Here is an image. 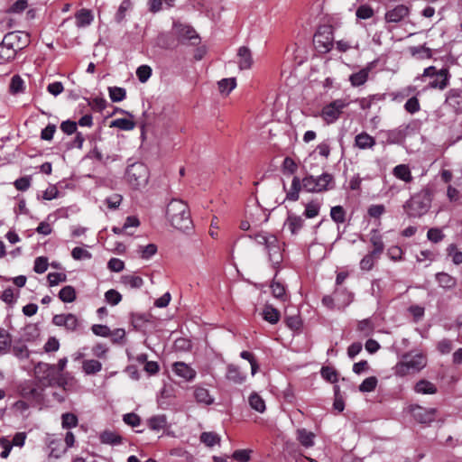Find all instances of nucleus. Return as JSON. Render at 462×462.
Returning a JSON list of instances; mask_svg holds the SVG:
<instances>
[{
    "label": "nucleus",
    "mask_w": 462,
    "mask_h": 462,
    "mask_svg": "<svg viewBox=\"0 0 462 462\" xmlns=\"http://www.w3.org/2000/svg\"><path fill=\"white\" fill-rule=\"evenodd\" d=\"M250 239L254 240L258 245H263L269 261L274 268H278L283 260V244L279 241L276 236L261 231L248 235Z\"/></svg>",
    "instance_id": "nucleus-1"
},
{
    "label": "nucleus",
    "mask_w": 462,
    "mask_h": 462,
    "mask_svg": "<svg viewBox=\"0 0 462 462\" xmlns=\"http://www.w3.org/2000/svg\"><path fill=\"white\" fill-rule=\"evenodd\" d=\"M427 356L421 352H408L393 366V374L398 377H404L420 372L427 365Z\"/></svg>",
    "instance_id": "nucleus-2"
},
{
    "label": "nucleus",
    "mask_w": 462,
    "mask_h": 462,
    "mask_svg": "<svg viewBox=\"0 0 462 462\" xmlns=\"http://www.w3.org/2000/svg\"><path fill=\"white\" fill-rule=\"evenodd\" d=\"M166 216L176 229L186 231L191 228L192 220L188 205L180 199H171L167 206Z\"/></svg>",
    "instance_id": "nucleus-3"
},
{
    "label": "nucleus",
    "mask_w": 462,
    "mask_h": 462,
    "mask_svg": "<svg viewBox=\"0 0 462 462\" xmlns=\"http://www.w3.org/2000/svg\"><path fill=\"white\" fill-rule=\"evenodd\" d=\"M431 205L429 189H422L411 197L403 205L404 211L410 217H420L425 215Z\"/></svg>",
    "instance_id": "nucleus-4"
},
{
    "label": "nucleus",
    "mask_w": 462,
    "mask_h": 462,
    "mask_svg": "<svg viewBox=\"0 0 462 462\" xmlns=\"http://www.w3.org/2000/svg\"><path fill=\"white\" fill-rule=\"evenodd\" d=\"M334 177L328 172L315 177L309 175L302 180V186L308 192H323L334 188Z\"/></svg>",
    "instance_id": "nucleus-5"
},
{
    "label": "nucleus",
    "mask_w": 462,
    "mask_h": 462,
    "mask_svg": "<svg viewBox=\"0 0 462 462\" xmlns=\"http://www.w3.org/2000/svg\"><path fill=\"white\" fill-rule=\"evenodd\" d=\"M125 179L134 189L144 187L149 180V170L144 163L134 162L127 167Z\"/></svg>",
    "instance_id": "nucleus-6"
},
{
    "label": "nucleus",
    "mask_w": 462,
    "mask_h": 462,
    "mask_svg": "<svg viewBox=\"0 0 462 462\" xmlns=\"http://www.w3.org/2000/svg\"><path fill=\"white\" fill-rule=\"evenodd\" d=\"M20 41V32H12L5 35L0 42V60L8 62L16 56L18 49L23 47L18 43Z\"/></svg>",
    "instance_id": "nucleus-7"
},
{
    "label": "nucleus",
    "mask_w": 462,
    "mask_h": 462,
    "mask_svg": "<svg viewBox=\"0 0 462 462\" xmlns=\"http://www.w3.org/2000/svg\"><path fill=\"white\" fill-rule=\"evenodd\" d=\"M422 78L429 79L428 87L443 90L449 83L450 74L447 68L437 69L430 66L424 69Z\"/></svg>",
    "instance_id": "nucleus-8"
},
{
    "label": "nucleus",
    "mask_w": 462,
    "mask_h": 462,
    "mask_svg": "<svg viewBox=\"0 0 462 462\" xmlns=\"http://www.w3.org/2000/svg\"><path fill=\"white\" fill-rule=\"evenodd\" d=\"M348 105L349 102L346 99H335L323 106L320 116L328 125L333 124L340 117L343 110L347 107Z\"/></svg>",
    "instance_id": "nucleus-9"
},
{
    "label": "nucleus",
    "mask_w": 462,
    "mask_h": 462,
    "mask_svg": "<svg viewBox=\"0 0 462 462\" xmlns=\"http://www.w3.org/2000/svg\"><path fill=\"white\" fill-rule=\"evenodd\" d=\"M34 373L37 379L43 385H52L56 382V367L55 365L46 363H39L35 365Z\"/></svg>",
    "instance_id": "nucleus-10"
},
{
    "label": "nucleus",
    "mask_w": 462,
    "mask_h": 462,
    "mask_svg": "<svg viewBox=\"0 0 462 462\" xmlns=\"http://www.w3.org/2000/svg\"><path fill=\"white\" fill-rule=\"evenodd\" d=\"M313 42L319 52H328L333 47L332 32L328 28H325L324 31L319 30L314 35Z\"/></svg>",
    "instance_id": "nucleus-11"
},
{
    "label": "nucleus",
    "mask_w": 462,
    "mask_h": 462,
    "mask_svg": "<svg viewBox=\"0 0 462 462\" xmlns=\"http://www.w3.org/2000/svg\"><path fill=\"white\" fill-rule=\"evenodd\" d=\"M411 412L414 420L419 423L429 424L435 420L438 411L435 408L414 405L411 407Z\"/></svg>",
    "instance_id": "nucleus-12"
},
{
    "label": "nucleus",
    "mask_w": 462,
    "mask_h": 462,
    "mask_svg": "<svg viewBox=\"0 0 462 462\" xmlns=\"http://www.w3.org/2000/svg\"><path fill=\"white\" fill-rule=\"evenodd\" d=\"M173 30L180 42L190 41L193 45L199 42V35L189 25L175 23Z\"/></svg>",
    "instance_id": "nucleus-13"
},
{
    "label": "nucleus",
    "mask_w": 462,
    "mask_h": 462,
    "mask_svg": "<svg viewBox=\"0 0 462 462\" xmlns=\"http://www.w3.org/2000/svg\"><path fill=\"white\" fill-rule=\"evenodd\" d=\"M377 60H373L365 65L363 69L349 76V82L352 87L356 88L363 86L369 78L370 72L375 68Z\"/></svg>",
    "instance_id": "nucleus-14"
},
{
    "label": "nucleus",
    "mask_w": 462,
    "mask_h": 462,
    "mask_svg": "<svg viewBox=\"0 0 462 462\" xmlns=\"http://www.w3.org/2000/svg\"><path fill=\"white\" fill-rule=\"evenodd\" d=\"M409 14L410 9L408 6L398 5L385 13L384 19L387 23H399L407 17Z\"/></svg>",
    "instance_id": "nucleus-15"
},
{
    "label": "nucleus",
    "mask_w": 462,
    "mask_h": 462,
    "mask_svg": "<svg viewBox=\"0 0 462 462\" xmlns=\"http://www.w3.org/2000/svg\"><path fill=\"white\" fill-rule=\"evenodd\" d=\"M254 60L249 48L242 46L237 51V64L240 70L249 69L253 66Z\"/></svg>",
    "instance_id": "nucleus-16"
},
{
    "label": "nucleus",
    "mask_w": 462,
    "mask_h": 462,
    "mask_svg": "<svg viewBox=\"0 0 462 462\" xmlns=\"http://www.w3.org/2000/svg\"><path fill=\"white\" fill-rule=\"evenodd\" d=\"M446 104L457 113H462V90L450 89L446 97Z\"/></svg>",
    "instance_id": "nucleus-17"
},
{
    "label": "nucleus",
    "mask_w": 462,
    "mask_h": 462,
    "mask_svg": "<svg viewBox=\"0 0 462 462\" xmlns=\"http://www.w3.org/2000/svg\"><path fill=\"white\" fill-rule=\"evenodd\" d=\"M172 370L176 375L186 381H191L196 376V372L189 365L182 362H176L172 365Z\"/></svg>",
    "instance_id": "nucleus-18"
},
{
    "label": "nucleus",
    "mask_w": 462,
    "mask_h": 462,
    "mask_svg": "<svg viewBox=\"0 0 462 462\" xmlns=\"http://www.w3.org/2000/svg\"><path fill=\"white\" fill-rule=\"evenodd\" d=\"M375 139L366 132L356 135L354 146L360 150L373 149L375 145Z\"/></svg>",
    "instance_id": "nucleus-19"
},
{
    "label": "nucleus",
    "mask_w": 462,
    "mask_h": 462,
    "mask_svg": "<svg viewBox=\"0 0 462 462\" xmlns=\"http://www.w3.org/2000/svg\"><path fill=\"white\" fill-rule=\"evenodd\" d=\"M226 377L236 384H242L246 379L245 374L242 373L238 366L232 364L226 367Z\"/></svg>",
    "instance_id": "nucleus-20"
},
{
    "label": "nucleus",
    "mask_w": 462,
    "mask_h": 462,
    "mask_svg": "<svg viewBox=\"0 0 462 462\" xmlns=\"http://www.w3.org/2000/svg\"><path fill=\"white\" fill-rule=\"evenodd\" d=\"M393 175L405 183H411L413 180L411 169L407 164H398L393 169Z\"/></svg>",
    "instance_id": "nucleus-21"
},
{
    "label": "nucleus",
    "mask_w": 462,
    "mask_h": 462,
    "mask_svg": "<svg viewBox=\"0 0 462 462\" xmlns=\"http://www.w3.org/2000/svg\"><path fill=\"white\" fill-rule=\"evenodd\" d=\"M99 440L102 444L117 446L122 444L123 439L117 432L106 430L100 433Z\"/></svg>",
    "instance_id": "nucleus-22"
},
{
    "label": "nucleus",
    "mask_w": 462,
    "mask_h": 462,
    "mask_svg": "<svg viewBox=\"0 0 462 462\" xmlns=\"http://www.w3.org/2000/svg\"><path fill=\"white\" fill-rule=\"evenodd\" d=\"M337 309L344 310L353 300V294L345 289L337 290L336 291Z\"/></svg>",
    "instance_id": "nucleus-23"
},
{
    "label": "nucleus",
    "mask_w": 462,
    "mask_h": 462,
    "mask_svg": "<svg viewBox=\"0 0 462 462\" xmlns=\"http://www.w3.org/2000/svg\"><path fill=\"white\" fill-rule=\"evenodd\" d=\"M414 391L420 394H435L437 393V387L431 382L421 379L414 385Z\"/></svg>",
    "instance_id": "nucleus-24"
},
{
    "label": "nucleus",
    "mask_w": 462,
    "mask_h": 462,
    "mask_svg": "<svg viewBox=\"0 0 462 462\" xmlns=\"http://www.w3.org/2000/svg\"><path fill=\"white\" fill-rule=\"evenodd\" d=\"M407 127L400 126L387 132V142L389 143H400L406 136Z\"/></svg>",
    "instance_id": "nucleus-25"
},
{
    "label": "nucleus",
    "mask_w": 462,
    "mask_h": 462,
    "mask_svg": "<svg viewBox=\"0 0 462 462\" xmlns=\"http://www.w3.org/2000/svg\"><path fill=\"white\" fill-rule=\"evenodd\" d=\"M315 434L306 429H299L297 430V439L305 448H310L314 445Z\"/></svg>",
    "instance_id": "nucleus-26"
},
{
    "label": "nucleus",
    "mask_w": 462,
    "mask_h": 462,
    "mask_svg": "<svg viewBox=\"0 0 462 462\" xmlns=\"http://www.w3.org/2000/svg\"><path fill=\"white\" fill-rule=\"evenodd\" d=\"M147 423L152 430L159 431L167 426V417L164 414L154 415L148 419Z\"/></svg>",
    "instance_id": "nucleus-27"
},
{
    "label": "nucleus",
    "mask_w": 462,
    "mask_h": 462,
    "mask_svg": "<svg viewBox=\"0 0 462 462\" xmlns=\"http://www.w3.org/2000/svg\"><path fill=\"white\" fill-rule=\"evenodd\" d=\"M82 370L87 375L95 374L102 370V364L95 359L84 360Z\"/></svg>",
    "instance_id": "nucleus-28"
},
{
    "label": "nucleus",
    "mask_w": 462,
    "mask_h": 462,
    "mask_svg": "<svg viewBox=\"0 0 462 462\" xmlns=\"http://www.w3.org/2000/svg\"><path fill=\"white\" fill-rule=\"evenodd\" d=\"M370 242L374 246V250L372 252L380 256V254L383 252L384 244L383 241V237L378 233V231L373 230L371 232Z\"/></svg>",
    "instance_id": "nucleus-29"
},
{
    "label": "nucleus",
    "mask_w": 462,
    "mask_h": 462,
    "mask_svg": "<svg viewBox=\"0 0 462 462\" xmlns=\"http://www.w3.org/2000/svg\"><path fill=\"white\" fill-rule=\"evenodd\" d=\"M175 0H149V10L152 13H158L164 8H171L174 5Z\"/></svg>",
    "instance_id": "nucleus-30"
},
{
    "label": "nucleus",
    "mask_w": 462,
    "mask_h": 462,
    "mask_svg": "<svg viewBox=\"0 0 462 462\" xmlns=\"http://www.w3.org/2000/svg\"><path fill=\"white\" fill-rule=\"evenodd\" d=\"M121 282L131 289H138L143 286V280L140 276L127 274L121 277Z\"/></svg>",
    "instance_id": "nucleus-31"
},
{
    "label": "nucleus",
    "mask_w": 462,
    "mask_h": 462,
    "mask_svg": "<svg viewBox=\"0 0 462 462\" xmlns=\"http://www.w3.org/2000/svg\"><path fill=\"white\" fill-rule=\"evenodd\" d=\"M194 397L198 402L204 404H211L213 402V398L209 394L208 389L204 387H196L194 390Z\"/></svg>",
    "instance_id": "nucleus-32"
},
{
    "label": "nucleus",
    "mask_w": 462,
    "mask_h": 462,
    "mask_svg": "<svg viewBox=\"0 0 462 462\" xmlns=\"http://www.w3.org/2000/svg\"><path fill=\"white\" fill-rule=\"evenodd\" d=\"M93 14L89 10L82 9L76 14V23L79 27L89 25L93 21Z\"/></svg>",
    "instance_id": "nucleus-33"
},
{
    "label": "nucleus",
    "mask_w": 462,
    "mask_h": 462,
    "mask_svg": "<svg viewBox=\"0 0 462 462\" xmlns=\"http://www.w3.org/2000/svg\"><path fill=\"white\" fill-rule=\"evenodd\" d=\"M263 319L271 324H276L280 319L279 311L271 305H266L263 310Z\"/></svg>",
    "instance_id": "nucleus-34"
},
{
    "label": "nucleus",
    "mask_w": 462,
    "mask_h": 462,
    "mask_svg": "<svg viewBox=\"0 0 462 462\" xmlns=\"http://www.w3.org/2000/svg\"><path fill=\"white\" fill-rule=\"evenodd\" d=\"M447 254L451 258L454 264L462 263V251H460L456 244H450L446 249Z\"/></svg>",
    "instance_id": "nucleus-35"
},
{
    "label": "nucleus",
    "mask_w": 462,
    "mask_h": 462,
    "mask_svg": "<svg viewBox=\"0 0 462 462\" xmlns=\"http://www.w3.org/2000/svg\"><path fill=\"white\" fill-rule=\"evenodd\" d=\"M436 280L439 284L446 289H451L456 286V279L446 273H439L436 275Z\"/></svg>",
    "instance_id": "nucleus-36"
},
{
    "label": "nucleus",
    "mask_w": 462,
    "mask_h": 462,
    "mask_svg": "<svg viewBox=\"0 0 462 462\" xmlns=\"http://www.w3.org/2000/svg\"><path fill=\"white\" fill-rule=\"evenodd\" d=\"M59 298L63 302H73L76 300V291L72 286L67 285L60 291Z\"/></svg>",
    "instance_id": "nucleus-37"
},
{
    "label": "nucleus",
    "mask_w": 462,
    "mask_h": 462,
    "mask_svg": "<svg viewBox=\"0 0 462 462\" xmlns=\"http://www.w3.org/2000/svg\"><path fill=\"white\" fill-rule=\"evenodd\" d=\"M249 404L252 409L258 412H263L266 409L263 399L256 393H253L249 397Z\"/></svg>",
    "instance_id": "nucleus-38"
},
{
    "label": "nucleus",
    "mask_w": 462,
    "mask_h": 462,
    "mask_svg": "<svg viewBox=\"0 0 462 462\" xmlns=\"http://www.w3.org/2000/svg\"><path fill=\"white\" fill-rule=\"evenodd\" d=\"M300 190V180L298 177H294L291 181V188L286 194V199L291 201H296L299 199Z\"/></svg>",
    "instance_id": "nucleus-39"
},
{
    "label": "nucleus",
    "mask_w": 462,
    "mask_h": 462,
    "mask_svg": "<svg viewBox=\"0 0 462 462\" xmlns=\"http://www.w3.org/2000/svg\"><path fill=\"white\" fill-rule=\"evenodd\" d=\"M217 84L219 91L228 95L236 87V80L235 78H227L221 79Z\"/></svg>",
    "instance_id": "nucleus-40"
},
{
    "label": "nucleus",
    "mask_w": 462,
    "mask_h": 462,
    "mask_svg": "<svg viewBox=\"0 0 462 462\" xmlns=\"http://www.w3.org/2000/svg\"><path fill=\"white\" fill-rule=\"evenodd\" d=\"M271 289L273 297L282 301H285L287 300L286 289L283 283L273 281L271 285Z\"/></svg>",
    "instance_id": "nucleus-41"
},
{
    "label": "nucleus",
    "mask_w": 462,
    "mask_h": 462,
    "mask_svg": "<svg viewBox=\"0 0 462 462\" xmlns=\"http://www.w3.org/2000/svg\"><path fill=\"white\" fill-rule=\"evenodd\" d=\"M378 257L379 255L374 254L373 252L365 254L360 261L361 270L370 271L374 267Z\"/></svg>",
    "instance_id": "nucleus-42"
},
{
    "label": "nucleus",
    "mask_w": 462,
    "mask_h": 462,
    "mask_svg": "<svg viewBox=\"0 0 462 462\" xmlns=\"http://www.w3.org/2000/svg\"><path fill=\"white\" fill-rule=\"evenodd\" d=\"M357 330L362 334V336L368 337L374 332V324L371 319H363L359 321Z\"/></svg>",
    "instance_id": "nucleus-43"
},
{
    "label": "nucleus",
    "mask_w": 462,
    "mask_h": 462,
    "mask_svg": "<svg viewBox=\"0 0 462 462\" xmlns=\"http://www.w3.org/2000/svg\"><path fill=\"white\" fill-rule=\"evenodd\" d=\"M134 126V122L127 118H117L110 123V127H116L125 131L133 130Z\"/></svg>",
    "instance_id": "nucleus-44"
},
{
    "label": "nucleus",
    "mask_w": 462,
    "mask_h": 462,
    "mask_svg": "<svg viewBox=\"0 0 462 462\" xmlns=\"http://www.w3.org/2000/svg\"><path fill=\"white\" fill-rule=\"evenodd\" d=\"M200 441L211 448L220 442V437L215 432H203L200 435Z\"/></svg>",
    "instance_id": "nucleus-45"
},
{
    "label": "nucleus",
    "mask_w": 462,
    "mask_h": 462,
    "mask_svg": "<svg viewBox=\"0 0 462 462\" xmlns=\"http://www.w3.org/2000/svg\"><path fill=\"white\" fill-rule=\"evenodd\" d=\"M330 217L337 224H343L346 221V211L341 206L332 207L330 209Z\"/></svg>",
    "instance_id": "nucleus-46"
},
{
    "label": "nucleus",
    "mask_w": 462,
    "mask_h": 462,
    "mask_svg": "<svg viewBox=\"0 0 462 462\" xmlns=\"http://www.w3.org/2000/svg\"><path fill=\"white\" fill-rule=\"evenodd\" d=\"M108 93L109 97L113 102H120L126 97L125 89L120 87H109Z\"/></svg>",
    "instance_id": "nucleus-47"
},
{
    "label": "nucleus",
    "mask_w": 462,
    "mask_h": 462,
    "mask_svg": "<svg viewBox=\"0 0 462 462\" xmlns=\"http://www.w3.org/2000/svg\"><path fill=\"white\" fill-rule=\"evenodd\" d=\"M378 383V380L375 376H370L365 378L359 385V391L362 393L373 392Z\"/></svg>",
    "instance_id": "nucleus-48"
},
{
    "label": "nucleus",
    "mask_w": 462,
    "mask_h": 462,
    "mask_svg": "<svg viewBox=\"0 0 462 462\" xmlns=\"http://www.w3.org/2000/svg\"><path fill=\"white\" fill-rule=\"evenodd\" d=\"M303 220L300 217L289 216L286 225L291 234H296L302 226Z\"/></svg>",
    "instance_id": "nucleus-49"
},
{
    "label": "nucleus",
    "mask_w": 462,
    "mask_h": 462,
    "mask_svg": "<svg viewBox=\"0 0 462 462\" xmlns=\"http://www.w3.org/2000/svg\"><path fill=\"white\" fill-rule=\"evenodd\" d=\"M79 326L80 320L78 319V317L72 313H68L64 328L68 331L73 332L76 331Z\"/></svg>",
    "instance_id": "nucleus-50"
},
{
    "label": "nucleus",
    "mask_w": 462,
    "mask_h": 462,
    "mask_svg": "<svg viewBox=\"0 0 462 462\" xmlns=\"http://www.w3.org/2000/svg\"><path fill=\"white\" fill-rule=\"evenodd\" d=\"M61 420V425L64 429H72L78 425V418L73 413L67 412L62 414Z\"/></svg>",
    "instance_id": "nucleus-51"
},
{
    "label": "nucleus",
    "mask_w": 462,
    "mask_h": 462,
    "mask_svg": "<svg viewBox=\"0 0 462 462\" xmlns=\"http://www.w3.org/2000/svg\"><path fill=\"white\" fill-rule=\"evenodd\" d=\"M374 14V9L368 5H361L356 12V15L358 19H369Z\"/></svg>",
    "instance_id": "nucleus-52"
},
{
    "label": "nucleus",
    "mask_w": 462,
    "mask_h": 462,
    "mask_svg": "<svg viewBox=\"0 0 462 462\" xmlns=\"http://www.w3.org/2000/svg\"><path fill=\"white\" fill-rule=\"evenodd\" d=\"M320 204L318 201H310L305 207L304 215L308 218L315 217L319 215Z\"/></svg>",
    "instance_id": "nucleus-53"
},
{
    "label": "nucleus",
    "mask_w": 462,
    "mask_h": 462,
    "mask_svg": "<svg viewBox=\"0 0 462 462\" xmlns=\"http://www.w3.org/2000/svg\"><path fill=\"white\" fill-rule=\"evenodd\" d=\"M105 300L108 304L116 306L122 300V295L117 291L110 289L106 291Z\"/></svg>",
    "instance_id": "nucleus-54"
},
{
    "label": "nucleus",
    "mask_w": 462,
    "mask_h": 462,
    "mask_svg": "<svg viewBox=\"0 0 462 462\" xmlns=\"http://www.w3.org/2000/svg\"><path fill=\"white\" fill-rule=\"evenodd\" d=\"M71 256L74 260L81 261L91 259L92 254L83 247H75L71 251Z\"/></svg>",
    "instance_id": "nucleus-55"
},
{
    "label": "nucleus",
    "mask_w": 462,
    "mask_h": 462,
    "mask_svg": "<svg viewBox=\"0 0 462 462\" xmlns=\"http://www.w3.org/2000/svg\"><path fill=\"white\" fill-rule=\"evenodd\" d=\"M405 110L410 114H415L420 110V105L417 97L412 95L404 105Z\"/></svg>",
    "instance_id": "nucleus-56"
},
{
    "label": "nucleus",
    "mask_w": 462,
    "mask_h": 462,
    "mask_svg": "<svg viewBox=\"0 0 462 462\" xmlns=\"http://www.w3.org/2000/svg\"><path fill=\"white\" fill-rule=\"evenodd\" d=\"M11 346V337L9 333L1 328L0 329V353L4 354Z\"/></svg>",
    "instance_id": "nucleus-57"
},
{
    "label": "nucleus",
    "mask_w": 462,
    "mask_h": 462,
    "mask_svg": "<svg viewBox=\"0 0 462 462\" xmlns=\"http://www.w3.org/2000/svg\"><path fill=\"white\" fill-rule=\"evenodd\" d=\"M336 46L337 51H339L340 52H346L350 49L357 50L359 48V42L357 41L353 42L346 40H340L336 42Z\"/></svg>",
    "instance_id": "nucleus-58"
},
{
    "label": "nucleus",
    "mask_w": 462,
    "mask_h": 462,
    "mask_svg": "<svg viewBox=\"0 0 462 462\" xmlns=\"http://www.w3.org/2000/svg\"><path fill=\"white\" fill-rule=\"evenodd\" d=\"M151 75H152V69L148 65H142V66L138 67L136 69V76L142 83L146 82L149 79V78L151 77Z\"/></svg>",
    "instance_id": "nucleus-59"
},
{
    "label": "nucleus",
    "mask_w": 462,
    "mask_h": 462,
    "mask_svg": "<svg viewBox=\"0 0 462 462\" xmlns=\"http://www.w3.org/2000/svg\"><path fill=\"white\" fill-rule=\"evenodd\" d=\"M23 85H24V82L22 79V78L18 75H15L11 79L10 91L13 94H17L19 92H22L23 90Z\"/></svg>",
    "instance_id": "nucleus-60"
},
{
    "label": "nucleus",
    "mask_w": 462,
    "mask_h": 462,
    "mask_svg": "<svg viewBox=\"0 0 462 462\" xmlns=\"http://www.w3.org/2000/svg\"><path fill=\"white\" fill-rule=\"evenodd\" d=\"M427 237L433 243H439L444 239L445 235L441 229L433 227L428 230Z\"/></svg>",
    "instance_id": "nucleus-61"
},
{
    "label": "nucleus",
    "mask_w": 462,
    "mask_h": 462,
    "mask_svg": "<svg viewBox=\"0 0 462 462\" xmlns=\"http://www.w3.org/2000/svg\"><path fill=\"white\" fill-rule=\"evenodd\" d=\"M252 450L250 449H237L233 453V458L237 462H248L251 457Z\"/></svg>",
    "instance_id": "nucleus-62"
},
{
    "label": "nucleus",
    "mask_w": 462,
    "mask_h": 462,
    "mask_svg": "<svg viewBox=\"0 0 462 462\" xmlns=\"http://www.w3.org/2000/svg\"><path fill=\"white\" fill-rule=\"evenodd\" d=\"M47 269H48V259L46 257L40 256L34 260L33 270L35 273H43L47 271Z\"/></svg>",
    "instance_id": "nucleus-63"
},
{
    "label": "nucleus",
    "mask_w": 462,
    "mask_h": 462,
    "mask_svg": "<svg viewBox=\"0 0 462 462\" xmlns=\"http://www.w3.org/2000/svg\"><path fill=\"white\" fill-rule=\"evenodd\" d=\"M32 178L30 176H24L17 179L14 185L16 189L20 191L27 190L31 186Z\"/></svg>",
    "instance_id": "nucleus-64"
}]
</instances>
